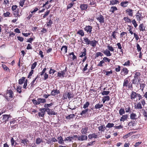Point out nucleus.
Here are the masks:
<instances>
[{
  "instance_id": "obj_1",
  "label": "nucleus",
  "mask_w": 147,
  "mask_h": 147,
  "mask_svg": "<svg viewBox=\"0 0 147 147\" xmlns=\"http://www.w3.org/2000/svg\"><path fill=\"white\" fill-rule=\"evenodd\" d=\"M138 97V100H141L140 101V102L141 104H142L143 106L145 105L146 104L145 100L143 99H142V96L140 94H138L136 92L132 90L131 91L130 95V98L131 100H134L135 99V98Z\"/></svg>"
},
{
  "instance_id": "obj_2",
  "label": "nucleus",
  "mask_w": 147,
  "mask_h": 147,
  "mask_svg": "<svg viewBox=\"0 0 147 147\" xmlns=\"http://www.w3.org/2000/svg\"><path fill=\"white\" fill-rule=\"evenodd\" d=\"M140 75V72L135 71L134 78L131 80L132 84L139 85V83L141 82Z\"/></svg>"
},
{
  "instance_id": "obj_3",
  "label": "nucleus",
  "mask_w": 147,
  "mask_h": 147,
  "mask_svg": "<svg viewBox=\"0 0 147 147\" xmlns=\"http://www.w3.org/2000/svg\"><path fill=\"white\" fill-rule=\"evenodd\" d=\"M123 88H127L130 90H132L133 87L132 83L130 82V79L128 77L124 79L123 84Z\"/></svg>"
},
{
  "instance_id": "obj_4",
  "label": "nucleus",
  "mask_w": 147,
  "mask_h": 147,
  "mask_svg": "<svg viewBox=\"0 0 147 147\" xmlns=\"http://www.w3.org/2000/svg\"><path fill=\"white\" fill-rule=\"evenodd\" d=\"M13 91L11 90H7V92L6 93L4 94V96L6 99L7 101H9L11 100V99L13 98Z\"/></svg>"
},
{
  "instance_id": "obj_5",
  "label": "nucleus",
  "mask_w": 147,
  "mask_h": 147,
  "mask_svg": "<svg viewBox=\"0 0 147 147\" xmlns=\"http://www.w3.org/2000/svg\"><path fill=\"white\" fill-rule=\"evenodd\" d=\"M74 95L71 92L66 91L63 94L62 99L63 100H67V98L70 100V98H73Z\"/></svg>"
},
{
  "instance_id": "obj_6",
  "label": "nucleus",
  "mask_w": 147,
  "mask_h": 147,
  "mask_svg": "<svg viewBox=\"0 0 147 147\" xmlns=\"http://www.w3.org/2000/svg\"><path fill=\"white\" fill-rule=\"evenodd\" d=\"M11 117L10 115L5 114L3 115L1 117H0V120L2 122L6 123L9 117Z\"/></svg>"
},
{
  "instance_id": "obj_7",
  "label": "nucleus",
  "mask_w": 147,
  "mask_h": 147,
  "mask_svg": "<svg viewBox=\"0 0 147 147\" xmlns=\"http://www.w3.org/2000/svg\"><path fill=\"white\" fill-rule=\"evenodd\" d=\"M141 10H138V12L136 13V15L137 20L138 21H140V20H142L143 19V17Z\"/></svg>"
},
{
  "instance_id": "obj_8",
  "label": "nucleus",
  "mask_w": 147,
  "mask_h": 147,
  "mask_svg": "<svg viewBox=\"0 0 147 147\" xmlns=\"http://www.w3.org/2000/svg\"><path fill=\"white\" fill-rule=\"evenodd\" d=\"M92 26L90 25L86 26L84 29L86 32L88 34H91L92 31Z\"/></svg>"
},
{
  "instance_id": "obj_9",
  "label": "nucleus",
  "mask_w": 147,
  "mask_h": 147,
  "mask_svg": "<svg viewBox=\"0 0 147 147\" xmlns=\"http://www.w3.org/2000/svg\"><path fill=\"white\" fill-rule=\"evenodd\" d=\"M14 16L16 17H18L21 15L22 10H12Z\"/></svg>"
},
{
  "instance_id": "obj_10",
  "label": "nucleus",
  "mask_w": 147,
  "mask_h": 147,
  "mask_svg": "<svg viewBox=\"0 0 147 147\" xmlns=\"http://www.w3.org/2000/svg\"><path fill=\"white\" fill-rule=\"evenodd\" d=\"M67 71V67H66L65 69L63 71H59L57 73V76L59 77L60 78H63L65 77V73Z\"/></svg>"
},
{
  "instance_id": "obj_11",
  "label": "nucleus",
  "mask_w": 147,
  "mask_h": 147,
  "mask_svg": "<svg viewBox=\"0 0 147 147\" xmlns=\"http://www.w3.org/2000/svg\"><path fill=\"white\" fill-rule=\"evenodd\" d=\"M139 116H138L137 115L133 112H131L130 115V118L133 120H136L138 118Z\"/></svg>"
},
{
  "instance_id": "obj_12",
  "label": "nucleus",
  "mask_w": 147,
  "mask_h": 147,
  "mask_svg": "<svg viewBox=\"0 0 147 147\" xmlns=\"http://www.w3.org/2000/svg\"><path fill=\"white\" fill-rule=\"evenodd\" d=\"M20 142L22 144L23 146H27L29 142V141L26 138H24L23 139L20 140Z\"/></svg>"
},
{
  "instance_id": "obj_13",
  "label": "nucleus",
  "mask_w": 147,
  "mask_h": 147,
  "mask_svg": "<svg viewBox=\"0 0 147 147\" xmlns=\"http://www.w3.org/2000/svg\"><path fill=\"white\" fill-rule=\"evenodd\" d=\"M146 26L144 25V24H141L139 26L138 29L140 32H144L146 31Z\"/></svg>"
},
{
  "instance_id": "obj_14",
  "label": "nucleus",
  "mask_w": 147,
  "mask_h": 147,
  "mask_svg": "<svg viewBox=\"0 0 147 147\" xmlns=\"http://www.w3.org/2000/svg\"><path fill=\"white\" fill-rule=\"evenodd\" d=\"M96 19L100 23H103L105 22V18L101 15L98 16Z\"/></svg>"
},
{
  "instance_id": "obj_15",
  "label": "nucleus",
  "mask_w": 147,
  "mask_h": 147,
  "mask_svg": "<svg viewBox=\"0 0 147 147\" xmlns=\"http://www.w3.org/2000/svg\"><path fill=\"white\" fill-rule=\"evenodd\" d=\"M140 85V89L142 91H143L144 88L146 86L145 82L144 81L143 79L142 80V81H141V82L139 83Z\"/></svg>"
},
{
  "instance_id": "obj_16",
  "label": "nucleus",
  "mask_w": 147,
  "mask_h": 147,
  "mask_svg": "<svg viewBox=\"0 0 147 147\" xmlns=\"http://www.w3.org/2000/svg\"><path fill=\"white\" fill-rule=\"evenodd\" d=\"M57 140L55 138H49L47 141V143L48 144H50L53 142H57Z\"/></svg>"
},
{
  "instance_id": "obj_17",
  "label": "nucleus",
  "mask_w": 147,
  "mask_h": 147,
  "mask_svg": "<svg viewBox=\"0 0 147 147\" xmlns=\"http://www.w3.org/2000/svg\"><path fill=\"white\" fill-rule=\"evenodd\" d=\"M88 139L87 136L86 135H81L79 136L78 138V140L80 141L87 140Z\"/></svg>"
},
{
  "instance_id": "obj_18",
  "label": "nucleus",
  "mask_w": 147,
  "mask_h": 147,
  "mask_svg": "<svg viewBox=\"0 0 147 147\" xmlns=\"http://www.w3.org/2000/svg\"><path fill=\"white\" fill-rule=\"evenodd\" d=\"M60 92L59 90H57V89L53 90L51 91V96H55L56 94H59Z\"/></svg>"
},
{
  "instance_id": "obj_19",
  "label": "nucleus",
  "mask_w": 147,
  "mask_h": 147,
  "mask_svg": "<svg viewBox=\"0 0 147 147\" xmlns=\"http://www.w3.org/2000/svg\"><path fill=\"white\" fill-rule=\"evenodd\" d=\"M98 43V41L94 39L93 40H90V45L92 46V47L95 48L96 47L97 44Z\"/></svg>"
},
{
  "instance_id": "obj_20",
  "label": "nucleus",
  "mask_w": 147,
  "mask_h": 147,
  "mask_svg": "<svg viewBox=\"0 0 147 147\" xmlns=\"http://www.w3.org/2000/svg\"><path fill=\"white\" fill-rule=\"evenodd\" d=\"M141 112L145 118V120H147V109H142Z\"/></svg>"
},
{
  "instance_id": "obj_21",
  "label": "nucleus",
  "mask_w": 147,
  "mask_h": 147,
  "mask_svg": "<svg viewBox=\"0 0 147 147\" xmlns=\"http://www.w3.org/2000/svg\"><path fill=\"white\" fill-rule=\"evenodd\" d=\"M129 71L126 67H123V69H121V73H123L124 76L128 74Z\"/></svg>"
},
{
  "instance_id": "obj_22",
  "label": "nucleus",
  "mask_w": 147,
  "mask_h": 147,
  "mask_svg": "<svg viewBox=\"0 0 147 147\" xmlns=\"http://www.w3.org/2000/svg\"><path fill=\"white\" fill-rule=\"evenodd\" d=\"M104 55H106L107 57H110L112 55V53H111L109 49H106L103 51Z\"/></svg>"
},
{
  "instance_id": "obj_23",
  "label": "nucleus",
  "mask_w": 147,
  "mask_h": 147,
  "mask_svg": "<svg viewBox=\"0 0 147 147\" xmlns=\"http://www.w3.org/2000/svg\"><path fill=\"white\" fill-rule=\"evenodd\" d=\"M40 112L38 113V115L39 117H44L45 116V111L42 108H40L39 110Z\"/></svg>"
},
{
  "instance_id": "obj_24",
  "label": "nucleus",
  "mask_w": 147,
  "mask_h": 147,
  "mask_svg": "<svg viewBox=\"0 0 147 147\" xmlns=\"http://www.w3.org/2000/svg\"><path fill=\"white\" fill-rule=\"evenodd\" d=\"M83 41L82 43H85L87 45H90V40L87 37H84L83 38Z\"/></svg>"
},
{
  "instance_id": "obj_25",
  "label": "nucleus",
  "mask_w": 147,
  "mask_h": 147,
  "mask_svg": "<svg viewBox=\"0 0 147 147\" xmlns=\"http://www.w3.org/2000/svg\"><path fill=\"white\" fill-rule=\"evenodd\" d=\"M110 100V97L109 96H105L103 97L102 100L104 104L106 101H109Z\"/></svg>"
},
{
  "instance_id": "obj_26",
  "label": "nucleus",
  "mask_w": 147,
  "mask_h": 147,
  "mask_svg": "<svg viewBox=\"0 0 147 147\" xmlns=\"http://www.w3.org/2000/svg\"><path fill=\"white\" fill-rule=\"evenodd\" d=\"M117 33V32L115 31H114L112 33L111 35V39L112 40V38L113 39H117V36H116Z\"/></svg>"
},
{
  "instance_id": "obj_27",
  "label": "nucleus",
  "mask_w": 147,
  "mask_h": 147,
  "mask_svg": "<svg viewBox=\"0 0 147 147\" xmlns=\"http://www.w3.org/2000/svg\"><path fill=\"white\" fill-rule=\"evenodd\" d=\"M88 127H86L82 128L81 130V133L82 134H86L88 133Z\"/></svg>"
},
{
  "instance_id": "obj_28",
  "label": "nucleus",
  "mask_w": 147,
  "mask_h": 147,
  "mask_svg": "<svg viewBox=\"0 0 147 147\" xmlns=\"http://www.w3.org/2000/svg\"><path fill=\"white\" fill-rule=\"evenodd\" d=\"M106 127L105 125H101L98 126V128L99 131L104 132L106 129Z\"/></svg>"
},
{
  "instance_id": "obj_29",
  "label": "nucleus",
  "mask_w": 147,
  "mask_h": 147,
  "mask_svg": "<svg viewBox=\"0 0 147 147\" xmlns=\"http://www.w3.org/2000/svg\"><path fill=\"white\" fill-rule=\"evenodd\" d=\"M58 143L59 144H64V140L63 139V138L61 136L58 137L57 138Z\"/></svg>"
},
{
  "instance_id": "obj_30",
  "label": "nucleus",
  "mask_w": 147,
  "mask_h": 147,
  "mask_svg": "<svg viewBox=\"0 0 147 147\" xmlns=\"http://www.w3.org/2000/svg\"><path fill=\"white\" fill-rule=\"evenodd\" d=\"M88 7V5L86 4H81L80 6V7L81 9H87Z\"/></svg>"
},
{
  "instance_id": "obj_31",
  "label": "nucleus",
  "mask_w": 147,
  "mask_h": 147,
  "mask_svg": "<svg viewBox=\"0 0 147 147\" xmlns=\"http://www.w3.org/2000/svg\"><path fill=\"white\" fill-rule=\"evenodd\" d=\"M137 124V122L135 121H131L129 123H128V126H130V127H131L132 126H135Z\"/></svg>"
},
{
  "instance_id": "obj_32",
  "label": "nucleus",
  "mask_w": 147,
  "mask_h": 147,
  "mask_svg": "<svg viewBox=\"0 0 147 147\" xmlns=\"http://www.w3.org/2000/svg\"><path fill=\"white\" fill-rule=\"evenodd\" d=\"M134 107L135 109H141L142 108V106L140 102L138 103L136 105H135Z\"/></svg>"
},
{
  "instance_id": "obj_33",
  "label": "nucleus",
  "mask_w": 147,
  "mask_h": 147,
  "mask_svg": "<svg viewBox=\"0 0 147 147\" xmlns=\"http://www.w3.org/2000/svg\"><path fill=\"white\" fill-rule=\"evenodd\" d=\"M83 51L81 52L80 53V57H84L86 54V49L85 48H84Z\"/></svg>"
},
{
  "instance_id": "obj_34",
  "label": "nucleus",
  "mask_w": 147,
  "mask_h": 147,
  "mask_svg": "<svg viewBox=\"0 0 147 147\" xmlns=\"http://www.w3.org/2000/svg\"><path fill=\"white\" fill-rule=\"evenodd\" d=\"M125 112L126 113H131V109L129 105H127L125 108Z\"/></svg>"
},
{
  "instance_id": "obj_35",
  "label": "nucleus",
  "mask_w": 147,
  "mask_h": 147,
  "mask_svg": "<svg viewBox=\"0 0 147 147\" xmlns=\"http://www.w3.org/2000/svg\"><path fill=\"white\" fill-rule=\"evenodd\" d=\"M128 118V115L127 114L122 115L120 119L121 121H124L127 120Z\"/></svg>"
},
{
  "instance_id": "obj_36",
  "label": "nucleus",
  "mask_w": 147,
  "mask_h": 147,
  "mask_svg": "<svg viewBox=\"0 0 147 147\" xmlns=\"http://www.w3.org/2000/svg\"><path fill=\"white\" fill-rule=\"evenodd\" d=\"M68 47L66 45H63L61 48V51H63L65 53H67Z\"/></svg>"
},
{
  "instance_id": "obj_37",
  "label": "nucleus",
  "mask_w": 147,
  "mask_h": 147,
  "mask_svg": "<svg viewBox=\"0 0 147 147\" xmlns=\"http://www.w3.org/2000/svg\"><path fill=\"white\" fill-rule=\"evenodd\" d=\"M117 45L118 47V49L120 50V52L121 53V54L122 55L123 54V49H122V46L120 43H118L117 44Z\"/></svg>"
},
{
  "instance_id": "obj_38",
  "label": "nucleus",
  "mask_w": 147,
  "mask_h": 147,
  "mask_svg": "<svg viewBox=\"0 0 147 147\" xmlns=\"http://www.w3.org/2000/svg\"><path fill=\"white\" fill-rule=\"evenodd\" d=\"M38 105L40 104L41 103H44L46 102V100L45 98H38Z\"/></svg>"
},
{
  "instance_id": "obj_39",
  "label": "nucleus",
  "mask_w": 147,
  "mask_h": 147,
  "mask_svg": "<svg viewBox=\"0 0 147 147\" xmlns=\"http://www.w3.org/2000/svg\"><path fill=\"white\" fill-rule=\"evenodd\" d=\"M75 115L74 114H71L69 115L66 116V119L68 120H72L73 119V118L74 117Z\"/></svg>"
},
{
  "instance_id": "obj_40",
  "label": "nucleus",
  "mask_w": 147,
  "mask_h": 147,
  "mask_svg": "<svg viewBox=\"0 0 147 147\" xmlns=\"http://www.w3.org/2000/svg\"><path fill=\"white\" fill-rule=\"evenodd\" d=\"M88 137L90 139H92L93 138H96L97 137V135L95 134H89L88 136Z\"/></svg>"
},
{
  "instance_id": "obj_41",
  "label": "nucleus",
  "mask_w": 147,
  "mask_h": 147,
  "mask_svg": "<svg viewBox=\"0 0 147 147\" xmlns=\"http://www.w3.org/2000/svg\"><path fill=\"white\" fill-rule=\"evenodd\" d=\"M77 34H78L79 35H80L81 36H83L85 35L82 29H80L77 32Z\"/></svg>"
},
{
  "instance_id": "obj_42",
  "label": "nucleus",
  "mask_w": 147,
  "mask_h": 147,
  "mask_svg": "<svg viewBox=\"0 0 147 147\" xmlns=\"http://www.w3.org/2000/svg\"><path fill=\"white\" fill-rule=\"evenodd\" d=\"M42 142V140L41 138H37L36 140V143L37 144H39Z\"/></svg>"
},
{
  "instance_id": "obj_43",
  "label": "nucleus",
  "mask_w": 147,
  "mask_h": 147,
  "mask_svg": "<svg viewBox=\"0 0 147 147\" xmlns=\"http://www.w3.org/2000/svg\"><path fill=\"white\" fill-rule=\"evenodd\" d=\"M26 79L25 77H23L19 79L18 81L19 84H22L24 82L25 79Z\"/></svg>"
},
{
  "instance_id": "obj_44",
  "label": "nucleus",
  "mask_w": 147,
  "mask_h": 147,
  "mask_svg": "<svg viewBox=\"0 0 147 147\" xmlns=\"http://www.w3.org/2000/svg\"><path fill=\"white\" fill-rule=\"evenodd\" d=\"M38 10L34 9L32 11H31V13L32 14H30L28 17H27V19L29 20L32 16V14H34L35 12L37 11Z\"/></svg>"
},
{
  "instance_id": "obj_45",
  "label": "nucleus",
  "mask_w": 147,
  "mask_h": 147,
  "mask_svg": "<svg viewBox=\"0 0 147 147\" xmlns=\"http://www.w3.org/2000/svg\"><path fill=\"white\" fill-rule=\"evenodd\" d=\"M2 67L4 70L6 71H8L9 72H10V69H9V68H8V67H7L5 65L2 64Z\"/></svg>"
},
{
  "instance_id": "obj_46",
  "label": "nucleus",
  "mask_w": 147,
  "mask_h": 147,
  "mask_svg": "<svg viewBox=\"0 0 147 147\" xmlns=\"http://www.w3.org/2000/svg\"><path fill=\"white\" fill-rule=\"evenodd\" d=\"M74 137H70L69 136L65 138L64 140V141H68L69 142H71L72 140H73Z\"/></svg>"
},
{
  "instance_id": "obj_47",
  "label": "nucleus",
  "mask_w": 147,
  "mask_h": 147,
  "mask_svg": "<svg viewBox=\"0 0 147 147\" xmlns=\"http://www.w3.org/2000/svg\"><path fill=\"white\" fill-rule=\"evenodd\" d=\"M110 3L113 5L119 3V2L117 0H111L110 1Z\"/></svg>"
},
{
  "instance_id": "obj_48",
  "label": "nucleus",
  "mask_w": 147,
  "mask_h": 147,
  "mask_svg": "<svg viewBox=\"0 0 147 147\" xmlns=\"http://www.w3.org/2000/svg\"><path fill=\"white\" fill-rule=\"evenodd\" d=\"M53 23V22L51 19L49 20V21L47 22L46 24V26L47 27H51L52 24Z\"/></svg>"
},
{
  "instance_id": "obj_49",
  "label": "nucleus",
  "mask_w": 147,
  "mask_h": 147,
  "mask_svg": "<svg viewBox=\"0 0 147 147\" xmlns=\"http://www.w3.org/2000/svg\"><path fill=\"white\" fill-rule=\"evenodd\" d=\"M127 33L125 32H122L120 34V37L125 38V36H127Z\"/></svg>"
},
{
  "instance_id": "obj_50",
  "label": "nucleus",
  "mask_w": 147,
  "mask_h": 147,
  "mask_svg": "<svg viewBox=\"0 0 147 147\" xmlns=\"http://www.w3.org/2000/svg\"><path fill=\"white\" fill-rule=\"evenodd\" d=\"M103 59L104 61V63L105 62H108L109 63H110L111 61V59H109L108 57H104L103 58Z\"/></svg>"
},
{
  "instance_id": "obj_51",
  "label": "nucleus",
  "mask_w": 147,
  "mask_h": 147,
  "mask_svg": "<svg viewBox=\"0 0 147 147\" xmlns=\"http://www.w3.org/2000/svg\"><path fill=\"white\" fill-rule=\"evenodd\" d=\"M69 55H72L73 57H72V59L73 61L75 60L76 59H77V57L76 55H74V52H71L69 53Z\"/></svg>"
},
{
  "instance_id": "obj_52",
  "label": "nucleus",
  "mask_w": 147,
  "mask_h": 147,
  "mask_svg": "<svg viewBox=\"0 0 147 147\" xmlns=\"http://www.w3.org/2000/svg\"><path fill=\"white\" fill-rule=\"evenodd\" d=\"M131 22L135 28L137 27L138 25L135 19L132 20Z\"/></svg>"
},
{
  "instance_id": "obj_53",
  "label": "nucleus",
  "mask_w": 147,
  "mask_h": 147,
  "mask_svg": "<svg viewBox=\"0 0 147 147\" xmlns=\"http://www.w3.org/2000/svg\"><path fill=\"white\" fill-rule=\"evenodd\" d=\"M45 108H43L44 111V113L45 114V112H47L48 114H49V112L50 110V109L48 107H45Z\"/></svg>"
},
{
  "instance_id": "obj_54",
  "label": "nucleus",
  "mask_w": 147,
  "mask_h": 147,
  "mask_svg": "<svg viewBox=\"0 0 147 147\" xmlns=\"http://www.w3.org/2000/svg\"><path fill=\"white\" fill-rule=\"evenodd\" d=\"M128 2H122L120 3V5L123 7H126L127 6Z\"/></svg>"
},
{
  "instance_id": "obj_55",
  "label": "nucleus",
  "mask_w": 147,
  "mask_h": 147,
  "mask_svg": "<svg viewBox=\"0 0 147 147\" xmlns=\"http://www.w3.org/2000/svg\"><path fill=\"white\" fill-rule=\"evenodd\" d=\"M119 114L120 115H122L125 113V111L123 108H121L119 111Z\"/></svg>"
},
{
  "instance_id": "obj_56",
  "label": "nucleus",
  "mask_w": 147,
  "mask_h": 147,
  "mask_svg": "<svg viewBox=\"0 0 147 147\" xmlns=\"http://www.w3.org/2000/svg\"><path fill=\"white\" fill-rule=\"evenodd\" d=\"M103 107V104H97L95 106V109H98L101 108V107Z\"/></svg>"
},
{
  "instance_id": "obj_57",
  "label": "nucleus",
  "mask_w": 147,
  "mask_h": 147,
  "mask_svg": "<svg viewBox=\"0 0 147 147\" xmlns=\"http://www.w3.org/2000/svg\"><path fill=\"white\" fill-rule=\"evenodd\" d=\"M131 64L130 61L128 60V61H126L125 62L124 64H123V65L124 66H130Z\"/></svg>"
},
{
  "instance_id": "obj_58",
  "label": "nucleus",
  "mask_w": 147,
  "mask_h": 147,
  "mask_svg": "<svg viewBox=\"0 0 147 147\" xmlns=\"http://www.w3.org/2000/svg\"><path fill=\"white\" fill-rule=\"evenodd\" d=\"M123 20L125 21V22H127L128 23H131V20L128 18V17H125L123 18Z\"/></svg>"
},
{
  "instance_id": "obj_59",
  "label": "nucleus",
  "mask_w": 147,
  "mask_h": 147,
  "mask_svg": "<svg viewBox=\"0 0 147 147\" xmlns=\"http://www.w3.org/2000/svg\"><path fill=\"white\" fill-rule=\"evenodd\" d=\"M114 124L113 123H108L106 126L107 128H112L113 127Z\"/></svg>"
},
{
  "instance_id": "obj_60",
  "label": "nucleus",
  "mask_w": 147,
  "mask_h": 147,
  "mask_svg": "<svg viewBox=\"0 0 147 147\" xmlns=\"http://www.w3.org/2000/svg\"><path fill=\"white\" fill-rule=\"evenodd\" d=\"M126 12L128 13L129 16H132L133 15V12L132 10H126Z\"/></svg>"
},
{
  "instance_id": "obj_61",
  "label": "nucleus",
  "mask_w": 147,
  "mask_h": 147,
  "mask_svg": "<svg viewBox=\"0 0 147 147\" xmlns=\"http://www.w3.org/2000/svg\"><path fill=\"white\" fill-rule=\"evenodd\" d=\"M90 103L88 102H86L85 104H84L83 107V108L84 109H86V108H88V107L90 105Z\"/></svg>"
},
{
  "instance_id": "obj_62",
  "label": "nucleus",
  "mask_w": 147,
  "mask_h": 147,
  "mask_svg": "<svg viewBox=\"0 0 147 147\" xmlns=\"http://www.w3.org/2000/svg\"><path fill=\"white\" fill-rule=\"evenodd\" d=\"M107 48L110 51H111L112 52H113L114 51V48L113 47H112V46H110L109 45H108L107 46Z\"/></svg>"
},
{
  "instance_id": "obj_63",
  "label": "nucleus",
  "mask_w": 147,
  "mask_h": 147,
  "mask_svg": "<svg viewBox=\"0 0 147 147\" xmlns=\"http://www.w3.org/2000/svg\"><path fill=\"white\" fill-rule=\"evenodd\" d=\"M103 55V54L101 52H98L97 53H96L95 55V57H99V56H100L102 57V56Z\"/></svg>"
},
{
  "instance_id": "obj_64",
  "label": "nucleus",
  "mask_w": 147,
  "mask_h": 147,
  "mask_svg": "<svg viewBox=\"0 0 147 147\" xmlns=\"http://www.w3.org/2000/svg\"><path fill=\"white\" fill-rule=\"evenodd\" d=\"M21 88H22L21 86H17L16 88L17 92L19 93H21L22 92Z\"/></svg>"
}]
</instances>
